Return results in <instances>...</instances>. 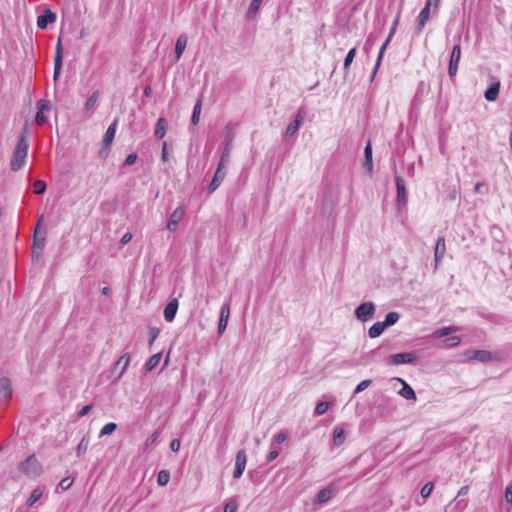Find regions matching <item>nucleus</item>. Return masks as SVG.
Wrapping results in <instances>:
<instances>
[{
	"label": "nucleus",
	"mask_w": 512,
	"mask_h": 512,
	"mask_svg": "<svg viewBox=\"0 0 512 512\" xmlns=\"http://www.w3.org/2000/svg\"><path fill=\"white\" fill-rule=\"evenodd\" d=\"M18 471L28 478H36L41 475L43 468L35 454H31L24 461L19 463Z\"/></svg>",
	"instance_id": "3"
},
{
	"label": "nucleus",
	"mask_w": 512,
	"mask_h": 512,
	"mask_svg": "<svg viewBox=\"0 0 512 512\" xmlns=\"http://www.w3.org/2000/svg\"><path fill=\"white\" fill-rule=\"evenodd\" d=\"M460 58H461V47H460V44L457 43L451 51L450 59H449V66H448V74H449L450 78H452V79L456 76V74L458 72V64H459Z\"/></svg>",
	"instance_id": "8"
},
{
	"label": "nucleus",
	"mask_w": 512,
	"mask_h": 512,
	"mask_svg": "<svg viewBox=\"0 0 512 512\" xmlns=\"http://www.w3.org/2000/svg\"><path fill=\"white\" fill-rule=\"evenodd\" d=\"M131 239H132V234H131L130 232H127V233H125V234L122 236V238H121V240H120V243H121L122 245H126V244H128V243L131 241Z\"/></svg>",
	"instance_id": "60"
},
{
	"label": "nucleus",
	"mask_w": 512,
	"mask_h": 512,
	"mask_svg": "<svg viewBox=\"0 0 512 512\" xmlns=\"http://www.w3.org/2000/svg\"><path fill=\"white\" fill-rule=\"evenodd\" d=\"M372 46H373V43L371 42L370 38H368L364 45V50L368 51Z\"/></svg>",
	"instance_id": "63"
},
{
	"label": "nucleus",
	"mask_w": 512,
	"mask_h": 512,
	"mask_svg": "<svg viewBox=\"0 0 512 512\" xmlns=\"http://www.w3.org/2000/svg\"><path fill=\"white\" fill-rule=\"evenodd\" d=\"M12 397V383L7 377L0 378V403L6 404Z\"/></svg>",
	"instance_id": "11"
},
{
	"label": "nucleus",
	"mask_w": 512,
	"mask_h": 512,
	"mask_svg": "<svg viewBox=\"0 0 512 512\" xmlns=\"http://www.w3.org/2000/svg\"><path fill=\"white\" fill-rule=\"evenodd\" d=\"M354 313L359 321L366 322L373 317L375 305L372 302H364L355 309Z\"/></svg>",
	"instance_id": "7"
},
{
	"label": "nucleus",
	"mask_w": 512,
	"mask_h": 512,
	"mask_svg": "<svg viewBox=\"0 0 512 512\" xmlns=\"http://www.w3.org/2000/svg\"><path fill=\"white\" fill-rule=\"evenodd\" d=\"M417 361V356L413 352L397 353L386 359V364L391 366H399L402 364H413Z\"/></svg>",
	"instance_id": "5"
},
{
	"label": "nucleus",
	"mask_w": 512,
	"mask_h": 512,
	"mask_svg": "<svg viewBox=\"0 0 512 512\" xmlns=\"http://www.w3.org/2000/svg\"><path fill=\"white\" fill-rule=\"evenodd\" d=\"M34 187V193L37 195H42L46 191V183L42 180H37L33 184Z\"/></svg>",
	"instance_id": "44"
},
{
	"label": "nucleus",
	"mask_w": 512,
	"mask_h": 512,
	"mask_svg": "<svg viewBox=\"0 0 512 512\" xmlns=\"http://www.w3.org/2000/svg\"><path fill=\"white\" fill-rule=\"evenodd\" d=\"M56 18V13L52 12L50 9H46L43 14L38 16L37 26L39 29L44 30L48 27L49 24L54 23Z\"/></svg>",
	"instance_id": "17"
},
{
	"label": "nucleus",
	"mask_w": 512,
	"mask_h": 512,
	"mask_svg": "<svg viewBox=\"0 0 512 512\" xmlns=\"http://www.w3.org/2000/svg\"><path fill=\"white\" fill-rule=\"evenodd\" d=\"M278 455H279V453H278V451H277L276 449L271 450V451L267 454V456H266V461H267V462H271V461L275 460V459L278 457Z\"/></svg>",
	"instance_id": "57"
},
{
	"label": "nucleus",
	"mask_w": 512,
	"mask_h": 512,
	"mask_svg": "<svg viewBox=\"0 0 512 512\" xmlns=\"http://www.w3.org/2000/svg\"><path fill=\"white\" fill-rule=\"evenodd\" d=\"M178 300L176 298L171 299L164 308V319L167 322H172L175 319L178 310Z\"/></svg>",
	"instance_id": "21"
},
{
	"label": "nucleus",
	"mask_w": 512,
	"mask_h": 512,
	"mask_svg": "<svg viewBox=\"0 0 512 512\" xmlns=\"http://www.w3.org/2000/svg\"><path fill=\"white\" fill-rule=\"evenodd\" d=\"M185 215V208L183 206L177 207L169 217L167 223V229L170 232H175L177 230L179 222Z\"/></svg>",
	"instance_id": "12"
},
{
	"label": "nucleus",
	"mask_w": 512,
	"mask_h": 512,
	"mask_svg": "<svg viewBox=\"0 0 512 512\" xmlns=\"http://www.w3.org/2000/svg\"><path fill=\"white\" fill-rule=\"evenodd\" d=\"M431 8H433V6H428L427 3H425V6L423 7V9L420 11L417 19H416V25H415V29H414V33L416 35H420L424 26L426 25L427 21L430 19V16H431Z\"/></svg>",
	"instance_id": "10"
},
{
	"label": "nucleus",
	"mask_w": 512,
	"mask_h": 512,
	"mask_svg": "<svg viewBox=\"0 0 512 512\" xmlns=\"http://www.w3.org/2000/svg\"><path fill=\"white\" fill-rule=\"evenodd\" d=\"M130 362V356L128 353L123 354L114 365V371H117L118 368H120L117 378H120L124 372L126 371L128 365Z\"/></svg>",
	"instance_id": "24"
},
{
	"label": "nucleus",
	"mask_w": 512,
	"mask_h": 512,
	"mask_svg": "<svg viewBox=\"0 0 512 512\" xmlns=\"http://www.w3.org/2000/svg\"><path fill=\"white\" fill-rule=\"evenodd\" d=\"M159 435H160V432H159L158 430H157V431H155L154 433H152V434H151V435L146 439L145 445H146L147 447L152 446V445L156 442V440H157V438L159 437Z\"/></svg>",
	"instance_id": "50"
},
{
	"label": "nucleus",
	"mask_w": 512,
	"mask_h": 512,
	"mask_svg": "<svg viewBox=\"0 0 512 512\" xmlns=\"http://www.w3.org/2000/svg\"><path fill=\"white\" fill-rule=\"evenodd\" d=\"M336 493V488L334 485H329L326 488L320 490L314 500L316 504H325L327 503Z\"/></svg>",
	"instance_id": "18"
},
{
	"label": "nucleus",
	"mask_w": 512,
	"mask_h": 512,
	"mask_svg": "<svg viewBox=\"0 0 512 512\" xmlns=\"http://www.w3.org/2000/svg\"><path fill=\"white\" fill-rule=\"evenodd\" d=\"M100 94L98 91H94L90 97L85 102L84 110L85 111H94L97 106V102L99 100Z\"/></svg>",
	"instance_id": "32"
},
{
	"label": "nucleus",
	"mask_w": 512,
	"mask_h": 512,
	"mask_svg": "<svg viewBox=\"0 0 512 512\" xmlns=\"http://www.w3.org/2000/svg\"><path fill=\"white\" fill-rule=\"evenodd\" d=\"M187 45V36L185 34H181L175 44V59L179 60L186 48Z\"/></svg>",
	"instance_id": "27"
},
{
	"label": "nucleus",
	"mask_w": 512,
	"mask_h": 512,
	"mask_svg": "<svg viewBox=\"0 0 512 512\" xmlns=\"http://www.w3.org/2000/svg\"><path fill=\"white\" fill-rule=\"evenodd\" d=\"M201 107H202V100H201V98H199L194 105L192 116H191V123L193 125H197L199 123Z\"/></svg>",
	"instance_id": "38"
},
{
	"label": "nucleus",
	"mask_w": 512,
	"mask_h": 512,
	"mask_svg": "<svg viewBox=\"0 0 512 512\" xmlns=\"http://www.w3.org/2000/svg\"><path fill=\"white\" fill-rule=\"evenodd\" d=\"M158 335H159V330L157 328L149 329V342H148L149 346H151L153 344V342L158 337Z\"/></svg>",
	"instance_id": "51"
},
{
	"label": "nucleus",
	"mask_w": 512,
	"mask_h": 512,
	"mask_svg": "<svg viewBox=\"0 0 512 512\" xmlns=\"http://www.w3.org/2000/svg\"><path fill=\"white\" fill-rule=\"evenodd\" d=\"M328 408H329V403L319 402L315 407L314 415H316V416L323 415L327 412Z\"/></svg>",
	"instance_id": "45"
},
{
	"label": "nucleus",
	"mask_w": 512,
	"mask_h": 512,
	"mask_svg": "<svg viewBox=\"0 0 512 512\" xmlns=\"http://www.w3.org/2000/svg\"><path fill=\"white\" fill-rule=\"evenodd\" d=\"M137 158V154L131 153L126 157L124 164L126 166H131L136 162Z\"/></svg>",
	"instance_id": "53"
},
{
	"label": "nucleus",
	"mask_w": 512,
	"mask_h": 512,
	"mask_svg": "<svg viewBox=\"0 0 512 512\" xmlns=\"http://www.w3.org/2000/svg\"><path fill=\"white\" fill-rule=\"evenodd\" d=\"M43 495V490L40 487H36L30 497L27 499V507H32Z\"/></svg>",
	"instance_id": "36"
},
{
	"label": "nucleus",
	"mask_w": 512,
	"mask_h": 512,
	"mask_svg": "<svg viewBox=\"0 0 512 512\" xmlns=\"http://www.w3.org/2000/svg\"><path fill=\"white\" fill-rule=\"evenodd\" d=\"M92 409V405H85L84 407L81 408V410L78 412V416L79 417H84L86 416L90 410Z\"/></svg>",
	"instance_id": "59"
},
{
	"label": "nucleus",
	"mask_w": 512,
	"mask_h": 512,
	"mask_svg": "<svg viewBox=\"0 0 512 512\" xmlns=\"http://www.w3.org/2000/svg\"><path fill=\"white\" fill-rule=\"evenodd\" d=\"M181 442L179 439H173L170 443V449L173 452H178L180 449Z\"/></svg>",
	"instance_id": "55"
},
{
	"label": "nucleus",
	"mask_w": 512,
	"mask_h": 512,
	"mask_svg": "<svg viewBox=\"0 0 512 512\" xmlns=\"http://www.w3.org/2000/svg\"><path fill=\"white\" fill-rule=\"evenodd\" d=\"M247 463V457L244 450H240L237 452L235 457V469L233 472V477L238 479L242 476Z\"/></svg>",
	"instance_id": "13"
},
{
	"label": "nucleus",
	"mask_w": 512,
	"mask_h": 512,
	"mask_svg": "<svg viewBox=\"0 0 512 512\" xmlns=\"http://www.w3.org/2000/svg\"><path fill=\"white\" fill-rule=\"evenodd\" d=\"M230 315V305L228 302L223 303V305L220 308V317H219V323H218V332L219 334H222L228 323Z\"/></svg>",
	"instance_id": "19"
},
{
	"label": "nucleus",
	"mask_w": 512,
	"mask_h": 512,
	"mask_svg": "<svg viewBox=\"0 0 512 512\" xmlns=\"http://www.w3.org/2000/svg\"><path fill=\"white\" fill-rule=\"evenodd\" d=\"M499 90H500V82L499 81L492 82L488 86L487 90L485 91V94H484L485 99L489 102H493V101L497 100Z\"/></svg>",
	"instance_id": "22"
},
{
	"label": "nucleus",
	"mask_w": 512,
	"mask_h": 512,
	"mask_svg": "<svg viewBox=\"0 0 512 512\" xmlns=\"http://www.w3.org/2000/svg\"><path fill=\"white\" fill-rule=\"evenodd\" d=\"M399 318H400L399 313L392 311V312H389L386 314L385 321L382 323L385 324V327H389V326L396 324L397 321L399 320Z\"/></svg>",
	"instance_id": "39"
},
{
	"label": "nucleus",
	"mask_w": 512,
	"mask_h": 512,
	"mask_svg": "<svg viewBox=\"0 0 512 512\" xmlns=\"http://www.w3.org/2000/svg\"><path fill=\"white\" fill-rule=\"evenodd\" d=\"M433 488L434 484L432 482L426 483L421 489V496L423 498H428L431 495Z\"/></svg>",
	"instance_id": "46"
},
{
	"label": "nucleus",
	"mask_w": 512,
	"mask_h": 512,
	"mask_svg": "<svg viewBox=\"0 0 512 512\" xmlns=\"http://www.w3.org/2000/svg\"><path fill=\"white\" fill-rule=\"evenodd\" d=\"M356 52H357L356 48L350 49L344 59L343 68L346 73H348V71H349L350 65L353 62Z\"/></svg>",
	"instance_id": "40"
},
{
	"label": "nucleus",
	"mask_w": 512,
	"mask_h": 512,
	"mask_svg": "<svg viewBox=\"0 0 512 512\" xmlns=\"http://www.w3.org/2000/svg\"><path fill=\"white\" fill-rule=\"evenodd\" d=\"M446 251V244L444 237H439L436 241L435 250H434V258L436 264H438L442 257L444 256V253Z\"/></svg>",
	"instance_id": "26"
},
{
	"label": "nucleus",
	"mask_w": 512,
	"mask_h": 512,
	"mask_svg": "<svg viewBox=\"0 0 512 512\" xmlns=\"http://www.w3.org/2000/svg\"><path fill=\"white\" fill-rule=\"evenodd\" d=\"M505 500L512 506V484H509L505 490Z\"/></svg>",
	"instance_id": "52"
},
{
	"label": "nucleus",
	"mask_w": 512,
	"mask_h": 512,
	"mask_svg": "<svg viewBox=\"0 0 512 512\" xmlns=\"http://www.w3.org/2000/svg\"><path fill=\"white\" fill-rule=\"evenodd\" d=\"M168 123L167 120L164 117L158 118L156 122V127L154 131V137L156 139H162L164 138L166 131H167Z\"/></svg>",
	"instance_id": "25"
},
{
	"label": "nucleus",
	"mask_w": 512,
	"mask_h": 512,
	"mask_svg": "<svg viewBox=\"0 0 512 512\" xmlns=\"http://www.w3.org/2000/svg\"><path fill=\"white\" fill-rule=\"evenodd\" d=\"M170 480V473L167 470L159 471L157 475V483L160 486H166Z\"/></svg>",
	"instance_id": "41"
},
{
	"label": "nucleus",
	"mask_w": 512,
	"mask_h": 512,
	"mask_svg": "<svg viewBox=\"0 0 512 512\" xmlns=\"http://www.w3.org/2000/svg\"><path fill=\"white\" fill-rule=\"evenodd\" d=\"M364 167L367 169L368 173L372 172L373 163H372V146L370 141L367 143L364 149Z\"/></svg>",
	"instance_id": "29"
},
{
	"label": "nucleus",
	"mask_w": 512,
	"mask_h": 512,
	"mask_svg": "<svg viewBox=\"0 0 512 512\" xmlns=\"http://www.w3.org/2000/svg\"><path fill=\"white\" fill-rule=\"evenodd\" d=\"M223 137L225 141L224 149L218 163L216 172L210 184L208 185L207 192L209 194L216 191V189L221 185L222 181L226 176V166L229 163L230 152L232 149V142L234 140V133L232 132V125L228 123L223 131Z\"/></svg>",
	"instance_id": "1"
},
{
	"label": "nucleus",
	"mask_w": 512,
	"mask_h": 512,
	"mask_svg": "<svg viewBox=\"0 0 512 512\" xmlns=\"http://www.w3.org/2000/svg\"><path fill=\"white\" fill-rule=\"evenodd\" d=\"M395 184H396V190H397V204L399 206L405 205L407 202V193H406L405 181H404L403 177L396 175Z\"/></svg>",
	"instance_id": "16"
},
{
	"label": "nucleus",
	"mask_w": 512,
	"mask_h": 512,
	"mask_svg": "<svg viewBox=\"0 0 512 512\" xmlns=\"http://www.w3.org/2000/svg\"><path fill=\"white\" fill-rule=\"evenodd\" d=\"M43 223V216H41L36 224L35 231H34V240H33V248H32V255L33 257L36 255V257H39L44 249L45 246V232L40 236V227Z\"/></svg>",
	"instance_id": "6"
},
{
	"label": "nucleus",
	"mask_w": 512,
	"mask_h": 512,
	"mask_svg": "<svg viewBox=\"0 0 512 512\" xmlns=\"http://www.w3.org/2000/svg\"><path fill=\"white\" fill-rule=\"evenodd\" d=\"M287 440V433L284 432V431H281L279 432L276 436H275V441L278 443V444H281L283 442H285Z\"/></svg>",
	"instance_id": "54"
},
{
	"label": "nucleus",
	"mask_w": 512,
	"mask_h": 512,
	"mask_svg": "<svg viewBox=\"0 0 512 512\" xmlns=\"http://www.w3.org/2000/svg\"><path fill=\"white\" fill-rule=\"evenodd\" d=\"M371 383H372L371 380H363L356 386V388L354 390V394H358V393L364 391L371 385Z\"/></svg>",
	"instance_id": "47"
},
{
	"label": "nucleus",
	"mask_w": 512,
	"mask_h": 512,
	"mask_svg": "<svg viewBox=\"0 0 512 512\" xmlns=\"http://www.w3.org/2000/svg\"><path fill=\"white\" fill-rule=\"evenodd\" d=\"M306 114L307 113H306V110L304 107H300L297 110L294 120L288 124V126L284 132L283 137L285 140L292 137L299 130V128L301 127V125L303 124V122L306 118Z\"/></svg>",
	"instance_id": "4"
},
{
	"label": "nucleus",
	"mask_w": 512,
	"mask_h": 512,
	"mask_svg": "<svg viewBox=\"0 0 512 512\" xmlns=\"http://www.w3.org/2000/svg\"><path fill=\"white\" fill-rule=\"evenodd\" d=\"M62 61H63V53H62V45H61V39H58L56 49H55V55H54V80H57L60 76L61 69H62Z\"/></svg>",
	"instance_id": "15"
},
{
	"label": "nucleus",
	"mask_w": 512,
	"mask_h": 512,
	"mask_svg": "<svg viewBox=\"0 0 512 512\" xmlns=\"http://www.w3.org/2000/svg\"><path fill=\"white\" fill-rule=\"evenodd\" d=\"M238 504L235 500L228 501L224 506V512H236Z\"/></svg>",
	"instance_id": "48"
},
{
	"label": "nucleus",
	"mask_w": 512,
	"mask_h": 512,
	"mask_svg": "<svg viewBox=\"0 0 512 512\" xmlns=\"http://www.w3.org/2000/svg\"><path fill=\"white\" fill-rule=\"evenodd\" d=\"M28 141L25 134L18 138L17 145L13 151L10 168L12 171H19L26 163L28 155Z\"/></svg>",
	"instance_id": "2"
},
{
	"label": "nucleus",
	"mask_w": 512,
	"mask_h": 512,
	"mask_svg": "<svg viewBox=\"0 0 512 512\" xmlns=\"http://www.w3.org/2000/svg\"><path fill=\"white\" fill-rule=\"evenodd\" d=\"M345 441V433L344 429L341 426H336L333 429V444L335 446H340Z\"/></svg>",
	"instance_id": "31"
},
{
	"label": "nucleus",
	"mask_w": 512,
	"mask_h": 512,
	"mask_svg": "<svg viewBox=\"0 0 512 512\" xmlns=\"http://www.w3.org/2000/svg\"><path fill=\"white\" fill-rule=\"evenodd\" d=\"M73 484V479L70 478V477H65L63 478L60 483H59V486L63 489V490H67L69 489Z\"/></svg>",
	"instance_id": "49"
},
{
	"label": "nucleus",
	"mask_w": 512,
	"mask_h": 512,
	"mask_svg": "<svg viewBox=\"0 0 512 512\" xmlns=\"http://www.w3.org/2000/svg\"><path fill=\"white\" fill-rule=\"evenodd\" d=\"M161 159L163 162H166L168 160V150H167L166 142H163V145H162Z\"/></svg>",
	"instance_id": "58"
},
{
	"label": "nucleus",
	"mask_w": 512,
	"mask_h": 512,
	"mask_svg": "<svg viewBox=\"0 0 512 512\" xmlns=\"http://www.w3.org/2000/svg\"><path fill=\"white\" fill-rule=\"evenodd\" d=\"M391 37H388L386 38L385 42L383 43V45L381 46L380 48V51H379V54H378V57H377V60H376V63H375V66H374V69H373V72H372V79L374 78V76L376 75L379 67H380V64H381V61H382V58H383V55L391 41Z\"/></svg>",
	"instance_id": "28"
},
{
	"label": "nucleus",
	"mask_w": 512,
	"mask_h": 512,
	"mask_svg": "<svg viewBox=\"0 0 512 512\" xmlns=\"http://www.w3.org/2000/svg\"><path fill=\"white\" fill-rule=\"evenodd\" d=\"M116 127H117V120H115L106 130L105 134H104V137H103V140H102V145H103V148L100 150L99 152V157L100 158H104L106 157L107 155V152H105V150L111 145V143L113 142L114 140V137H115V133H116Z\"/></svg>",
	"instance_id": "9"
},
{
	"label": "nucleus",
	"mask_w": 512,
	"mask_h": 512,
	"mask_svg": "<svg viewBox=\"0 0 512 512\" xmlns=\"http://www.w3.org/2000/svg\"><path fill=\"white\" fill-rule=\"evenodd\" d=\"M385 328V324L376 322L369 328L368 335L370 338H377L384 332Z\"/></svg>",
	"instance_id": "34"
},
{
	"label": "nucleus",
	"mask_w": 512,
	"mask_h": 512,
	"mask_svg": "<svg viewBox=\"0 0 512 512\" xmlns=\"http://www.w3.org/2000/svg\"><path fill=\"white\" fill-rule=\"evenodd\" d=\"M440 0H427L426 3L428 6H433V12L437 13L438 5Z\"/></svg>",
	"instance_id": "61"
},
{
	"label": "nucleus",
	"mask_w": 512,
	"mask_h": 512,
	"mask_svg": "<svg viewBox=\"0 0 512 512\" xmlns=\"http://www.w3.org/2000/svg\"><path fill=\"white\" fill-rule=\"evenodd\" d=\"M263 0H252L248 9H247V12H246V18L249 19V20H252L255 18L260 6H261V3H262Z\"/></svg>",
	"instance_id": "33"
},
{
	"label": "nucleus",
	"mask_w": 512,
	"mask_h": 512,
	"mask_svg": "<svg viewBox=\"0 0 512 512\" xmlns=\"http://www.w3.org/2000/svg\"><path fill=\"white\" fill-rule=\"evenodd\" d=\"M469 359L486 363L492 360V354L486 350H472Z\"/></svg>",
	"instance_id": "23"
},
{
	"label": "nucleus",
	"mask_w": 512,
	"mask_h": 512,
	"mask_svg": "<svg viewBox=\"0 0 512 512\" xmlns=\"http://www.w3.org/2000/svg\"><path fill=\"white\" fill-rule=\"evenodd\" d=\"M161 353H156L154 355H152L145 363L144 365V368L146 371L150 372L152 371L154 368H156V366L159 364L160 360H161Z\"/></svg>",
	"instance_id": "35"
},
{
	"label": "nucleus",
	"mask_w": 512,
	"mask_h": 512,
	"mask_svg": "<svg viewBox=\"0 0 512 512\" xmlns=\"http://www.w3.org/2000/svg\"><path fill=\"white\" fill-rule=\"evenodd\" d=\"M50 110V102L45 99H41L37 104V113L35 116V121L38 125H43L47 122V116L45 115L46 111Z\"/></svg>",
	"instance_id": "14"
},
{
	"label": "nucleus",
	"mask_w": 512,
	"mask_h": 512,
	"mask_svg": "<svg viewBox=\"0 0 512 512\" xmlns=\"http://www.w3.org/2000/svg\"><path fill=\"white\" fill-rule=\"evenodd\" d=\"M117 429V424L110 422L107 423L100 431L99 437L111 435Z\"/></svg>",
	"instance_id": "42"
},
{
	"label": "nucleus",
	"mask_w": 512,
	"mask_h": 512,
	"mask_svg": "<svg viewBox=\"0 0 512 512\" xmlns=\"http://www.w3.org/2000/svg\"><path fill=\"white\" fill-rule=\"evenodd\" d=\"M468 490H469L468 486H463V487L459 490L458 495H459V496H460V495H466V494L468 493Z\"/></svg>",
	"instance_id": "64"
},
{
	"label": "nucleus",
	"mask_w": 512,
	"mask_h": 512,
	"mask_svg": "<svg viewBox=\"0 0 512 512\" xmlns=\"http://www.w3.org/2000/svg\"><path fill=\"white\" fill-rule=\"evenodd\" d=\"M89 443H90V439H89V436L88 435H85L81 441L79 442V444L77 445L76 447V455L77 456H82L86 453L87 449H88V446H89Z\"/></svg>",
	"instance_id": "37"
},
{
	"label": "nucleus",
	"mask_w": 512,
	"mask_h": 512,
	"mask_svg": "<svg viewBox=\"0 0 512 512\" xmlns=\"http://www.w3.org/2000/svg\"><path fill=\"white\" fill-rule=\"evenodd\" d=\"M444 346L448 348H452L458 346L461 343V338L459 336H450L446 338L444 341Z\"/></svg>",
	"instance_id": "43"
},
{
	"label": "nucleus",
	"mask_w": 512,
	"mask_h": 512,
	"mask_svg": "<svg viewBox=\"0 0 512 512\" xmlns=\"http://www.w3.org/2000/svg\"><path fill=\"white\" fill-rule=\"evenodd\" d=\"M399 17H400V14H398L396 16V18L394 19V22H393V24L391 26V29H390L389 34H388V37H391V38L393 37V35H394L395 31H396L398 22H399Z\"/></svg>",
	"instance_id": "56"
},
{
	"label": "nucleus",
	"mask_w": 512,
	"mask_h": 512,
	"mask_svg": "<svg viewBox=\"0 0 512 512\" xmlns=\"http://www.w3.org/2000/svg\"><path fill=\"white\" fill-rule=\"evenodd\" d=\"M460 328L458 326H448V327H442V328H439L437 330H435L432 334V336L434 338H442V337H445V336H448L452 333H455L457 331H459Z\"/></svg>",
	"instance_id": "30"
},
{
	"label": "nucleus",
	"mask_w": 512,
	"mask_h": 512,
	"mask_svg": "<svg viewBox=\"0 0 512 512\" xmlns=\"http://www.w3.org/2000/svg\"><path fill=\"white\" fill-rule=\"evenodd\" d=\"M395 381L402 384V388L398 391V394L406 400H416V393L413 388L402 378H395Z\"/></svg>",
	"instance_id": "20"
},
{
	"label": "nucleus",
	"mask_w": 512,
	"mask_h": 512,
	"mask_svg": "<svg viewBox=\"0 0 512 512\" xmlns=\"http://www.w3.org/2000/svg\"><path fill=\"white\" fill-rule=\"evenodd\" d=\"M143 93H144V95H145L146 97L151 96V94H152V89H151V87H150V86H146V87L144 88Z\"/></svg>",
	"instance_id": "62"
}]
</instances>
